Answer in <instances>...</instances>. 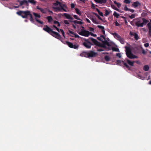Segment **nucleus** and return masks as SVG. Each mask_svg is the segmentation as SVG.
Instances as JSON below:
<instances>
[{
	"label": "nucleus",
	"mask_w": 151,
	"mask_h": 151,
	"mask_svg": "<svg viewBox=\"0 0 151 151\" xmlns=\"http://www.w3.org/2000/svg\"><path fill=\"white\" fill-rule=\"evenodd\" d=\"M17 14L21 16L23 18H27L28 16H29L30 17V21L32 23L34 22V19L33 18L32 15L30 13V12L29 11H19L17 12Z\"/></svg>",
	"instance_id": "1"
},
{
	"label": "nucleus",
	"mask_w": 151,
	"mask_h": 151,
	"mask_svg": "<svg viewBox=\"0 0 151 151\" xmlns=\"http://www.w3.org/2000/svg\"><path fill=\"white\" fill-rule=\"evenodd\" d=\"M85 42L83 43V45L87 48H90L92 45L90 41H91L94 44L97 45L98 44L97 40L93 38H89L88 39H85Z\"/></svg>",
	"instance_id": "2"
},
{
	"label": "nucleus",
	"mask_w": 151,
	"mask_h": 151,
	"mask_svg": "<svg viewBox=\"0 0 151 151\" xmlns=\"http://www.w3.org/2000/svg\"><path fill=\"white\" fill-rule=\"evenodd\" d=\"M81 55L84 57H93L96 56L97 53L93 51H91L89 52H83L81 54Z\"/></svg>",
	"instance_id": "3"
},
{
	"label": "nucleus",
	"mask_w": 151,
	"mask_h": 151,
	"mask_svg": "<svg viewBox=\"0 0 151 151\" xmlns=\"http://www.w3.org/2000/svg\"><path fill=\"white\" fill-rule=\"evenodd\" d=\"M80 27L81 28V31L79 34L85 37L88 36L90 35V32L88 31L84 30V28L83 27L81 26Z\"/></svg>",
	"instance_id": "4"
},
{
	"label": "nucleus",
	"mask_w": 151,
	"mask_h": 151,
	"mask_svg": "<svg viewBox=\"0 0 151 151\" xmlns=\"http://www.w3.org/2000/svg\"><path fill=\"white\" fill-rule=\"evenodd\" d=\"M126 52L127 57H136L134 55L132 52L131 49L129 47H126Z\"/></svg>",
	"instance_id": "5"
},
{
	"label": "nucleus",
	"mask_w": 151,
	"mask_h": 151,
	"mask_svg": "<svg viewBox=\"0 0 151 151\" xmlns=\"http://www.w3.org/2000/svg\"><path fill=\"white\" fill-rule=\"evenodd\" d=\"M96 61L98 62H104L105 61H108L110 60V57H97Z\"/></svg>",
	"instance_id": "6"
},
{
	"label": "nucleus",
	"mask_w": 151,
	"mask_h": 151,
	"mask_svg": "<svg viewBox=\"0 0 151 151\" xmlns=\"http://www.w3.org/2000/svg\"><path fill=\"white\" fill-rule=\"evenodd\" d=\"M116 63L117 65H121L123 64L128 69H129L130 68V67L127 65V63L123 60L121 61V60H117L116 61Z\"/></svg>",
	"instance_id": "7"
},
{
	"label": "nucleus",
	"mask_w": 151,
	"mask_h": 151,
	"mask_svg": "<svg viewBox=\"0 0 151 151\" xmlns=\"http://www.w3.org/2000/svg\"><path fill=\"white\" fill-rule=\"evenodd\" d=\"M33 14L35 17V19L37 22L38 23H39L41 24H43V21H40V20L37 19V18H40L41 16L40 14H38L35 13V12H33Z\"/></svg>",
	"instance_id": "8"
},
{
	"label": "nucleus",
	"mask_w": 151,
	"mask_h": 151,
	"mask_svg": "<svg viewBox=\"0 0 151 151\" xmlns=\"http://www.w3.org/2000/svg\"><path fill=\"white\" fill-rule=\"evenodd\" d=\"M51 35L55 38L60 40L62 42H63V41L61 40V37L60 34L58 33L53 31V32H52V33L51 34Z\"/></svg>",
	"instance_id": "9"
},
{
	"label": "nucleus",
	"mask_w": 151,
	"mask_h": 151,
	"mask_svg": "<svg viewBox=\"0 0 151 151\" xmlns=\"http://www.w3.org/2000/svg\"><path fill=\"white\" fill-rule=\"evenodd\" d=\"M114 35L122 44H124V40L123 38L121 37L118 35L117 33H114Z\"/></svg>",
	"instance_id": "10"
},
{
	"label": "nucleus",
	"mask_w": 151,
	"mask_h": 151,
	"mask_svg": "<svg viewBox=\"0 0 151 151\" xmlns=\"http://www.w3.org/2000/svg\"><path fill=\"white\" fill-rule=\"evenodd\" d=\"M43 29L50 35L52 33V32H53L52 29L47 25L45 26V27L43 28Z\"/></svg>",
	"instance_id": "11"
},
{
	"label": "nucleus",
	"mask_w": 151,
	"mask_h": 151,
	"mask_svg": "<svg viewBox=\"0 0 151 151\" xmlns=\"http://www.w3.org/2000/svg\"><path fill=\"white\" fill-rule=\"evenodd\" d=\"M136 20H137V21L135 22V24L136 26L138 27L143 26V23H142V22H141L142 21L141 20H140L139 19H134L133 20L135 21Z\"/></svg>",
	"instance_id": "12"
},
{
	"label": "nucleus",
	"mask_w": 151,
	"mask_h": 151,
	"mask_svg": "<svg viewBox=\"0 0 151 151\" xmlns=\"http://www.w3.org/2000/svg\"><path fill=\"white\" fill-rule=\"evenodd\" d=\"M63 42L65 44H66L70 48H73L75 49H76V45H73L72 43L68 41H65V43Z\"/></svg>",
	"instance_id": "13"
},
{
	"label": "nucleus",
	"mask_w": 151,
	"mask_h": 151,
	"mask_svg": "<svg viewBox=\"0 0 151 151\" xmlns=\"http://www.w3.org/2000/svg\"><path fill=\"white\" fill-rule=\"evenodd\" d=\"M37 9L40 10L41 12L43 14H46L47 13V8H45L44 9H43L41 8L40 7L38 6H37L36 7Z\"/></svg>",
	"instance_id": "14"
},
{
	"label": "nucleus",
	"mask_w": 151,
	"mask_h": 151,
	"mask_svg": "<svg viewBox=\"0 0 151 151\" xmlns=\"http://www.w3.org/2000/svg\"><path fill=\"white\" fill-rule=\"evenodd\" d=\"M60 7H53V8L55 9V11L56 12H60L62 11L63 9V7L62 6Z\"/></svg>",
	"instance_id": "15"
},
{
	"label": "nucleus",
	"mask_w": 151,
	"mask_h": 151,
	"mask_svg": "<svg viewBox=\"0 0 151 151\" xmlns=\"http://www.w3.org/2000/svg\"><path fill=\"white\" fill-rule=\"evenodd\" d=\"M127 62L129 65L131 66H133L134 65V62H136L137 63H138V61H132L127 59Z\"/></svg>",
	"instance_id": "16"
},
{
	"label": "nucleus",
	"mask_w": 151,
	"mask_h": 151,
	"mask_svg": "<svg viewBox=\"0 0 151 151\" xmlns=\"http://www.w3.org/2000/svg\"><path fill=\"white\" fill-rule=\"evenodd\" d=\"M76 19L78 20H76V24H79L80 25H81L83 24V21L81 19L78 18V17L76 16Z\"/></svg>",
	"instance_id": "17"
},
{
	"label": "nucleus",
	"mask_w": 151,
	"mask_h": 151,
	"mask_svg": "<svg viewBox=\"0 0 151 151\" xmlns=\"http://www.w3.org/2000/svg\"><path fill=\"white\" fill-rule=\"evenodd\" d=\"M147 26L149 29V34L151 36V20L149 23H148Z\"/></svg>",
	"instance_id": "18"
},
{
	"label": "nucleus",
	"mask_w": 151,
	"mask_h": 151,
	"mask_svg": "<svg viewBox=\"0 0 151 151\" xmlns=\"http://www.w3.org/2000/svg\"><path fill=\"white\" fill-rule=\"evenodd\" d=\"M26 0H23V1L17 0V1L19 3V6H21L23 4H25L26 2Z\"/></svg>",
	"instance_id": "19"
},
{
	"label": "nucleus",
	"mask_w": 151,
	"mask_h": 151,
	"mask_svg": "<svg viewBox=\"0 0 151 151\" xmlns=\"http://www.w3.org/2000/svg\"><path fill=\"white\" fill-rule=\"evenodd\" d=\"M100 37L101 39L104 40V43L109 46V43L107 41H106L104 36V35H101L100 36Z\"/></svg>",
	"instance_id": "20"
},
{
	"label": "nucleus",
	"mask_w": 151,
	"mask_h": 151,
	"mask_svg": "<svg viewBox=\"0 0 151 151\" xmlns=\"http://www.w3.org/2000/svg\"><path fill=\"white\" fill-rule=\"evenodd\" d=\"M141 4L138 1L134 2L132 4V6L135 7H137L139 5H140Z\"/></svg>",
	"instance_id": "21"
},
{
	"label": "nucleus",
	"mask_w": 151,
	"mask_h": 151,
	"mask_svg": "<svg viewBox=\"0 0 151 151\" xmlns=\"http://www.w3.org/2000/svg\"><path fill=\"white\" fill-rule=\"evenodd\" d=\"M96 2L102 4L105 3L106 1V0H94Z\"/></svg>",
	"instance_id": "22"
},
{
	"label": "nucleus",
	"mask_w": 151,
	"mask_h": 151,
	"mask_svg": "<svg viewBox=\"0 0 151 151\" xmlns=\"http://www.w3.org/2000/svg\"><path fill=\"white\" fill-rule=\"evenodd\" d=\"M63 15L67 19H73V18L71 17V16L69 14L67 13H64L63 14Z\"/></svg>",
	"instance_id": "23"
},
{
	"label": "nucleus",
	"mask_w": 151,
	"mask_h": 151,
	"mask_svg": "<svg viewBox=\"0 0 151 151\" xmlns=\"http://www.w3.org/2000/svg\"><path fill=\"white\" fill-rule=\"evenodd\" d=\"M97 27L99 29H101L104 35L105 34V31L104 30V27L101 25H98Z\"/></svg>",
	"instance_id": "24"
},
{
	"label": "nucleus",
	"mask_w": 151,
	"mask_h": 151,
	"mask_svg": "<svg viewBox=\"0 0 151 151\" xmlns=\"http://www.w3.org/2000/svg\"><path fill=\"white\" fill-rule=\"evenodd\" d=\"M131 35L134 36V37L136 40H137L138 39L139 37L137 33H132V34L131 33Z\"/></svg>",
	"instance_id": "25"
},
{
	"label": "nucleus",
	"mask_w": 151,
	"mask_h": 151,
	"mask_svg": "<svg viewBox=\"0 0 151 151\" xmlns=\"http://www.w3.org/2000/svg\"><path fill=\"white\" fill-rule=\"evenodd\" d=\"M54 6H58L59 5L60 6H62L61 3L58 1H56L55 3L53 4Z\"/></svg>",
	"instance_id": "26"
},
{
	"label": "nucleus",
	"mask_w": 151,
	"mask_h": 151,
	"mask_svg": "<svg viewBox=\"0 0 151 151\" xmlns=\"http://www.w3.org/2000/svg\"><path fill=\"white\" fill-rule=\"evenodd\" d=\"M47 19L48 22H50L53 20L51 16L47 17Z\"/></svg>",
	"instance_id": "27"
},
{
	"label": "nucleus",
	"mask_w": 151,
	"mask_h": 151,
	"mask_svg": "<svg viewBox=\"0 0 151 151\" xmlns=\"http://www.w3.org/2000/svg\"><path fill=\"white\" fill-rule=\"evenodd\" d=\"M28 2L34 5H35L36 3V1L34 0H28Z\"/></svg>",
	"instance_id": "28"
},
{
	"label": "nucleus",
	"mask_w": 151,
	"mask_h": 151,
	"mask_svg": "<svg viewBox=\"0 0 151 151\" xmlns=\"http://www.w3.org/2000/svg\"><path fill=\"white\" fill-rule=\"evenodd\" d=\"M143 70L145 71H148L149 70V67L148 65H145L144 66Z\"/></svg>",
	"instance_id": "29"
},
{
	"label": "nucleus",
	"mask_w": 151,
	"mask_h": 151,
	"mask_svg": "<svg viewBox=\"0 0 151 151\" xmlns=\"http://www.w3.org/2000/svg\"><path fill=\"white\" fill-rule=\"evenodd\" d=\"M81 12L78 9L76 8V13L79 15H81Z\"/></svg>",
	"instance_id": "30"
},
{
	"label": "nucleus",
	"mask_w": 151,
	"mask_h": 151,
	"mask_svg": "<svg viewBox=\"0 0 151 151\" xmlns=\"http://www.w3.org/2000/svg\"><path fill=\"white\" fill-rule=\"evenodd\" d=\"M53 23L54 24H57V26L58 27H60V24L59 23V22H58V21H55V20L54 21V22H53Z\"/></svg>",
	"instance_id": "31"
},
{
	"label": "nucleus",
	"mask_w": 151,
	"mask_h": 151,
	"mask_svg": "<svg viewBox=\"0 0 151 151\" xmlns=\"http://www.w3.org/2000/svg\"><path fill=\"white\" fill-rule=\"evenodd\" d=\"M113 15L114 17H116V18H118L119 17V14H118L117 12H114Z\"/></svg>",
	"instance_id": "32"
},
{
	"label": "nucleus",
	"mask_w": 151,
	"mask_h": 151,
	"mask_svg": "<svg viewBox=\"0 0 151 151\" xmlns=\"http://www.w3.org/2000/svg\"><path fill=\"white\" fill-rule=\"evenodd\" d=\"M142 21H143V22H142V23H143V25L144 24H146L148 21L144 18L142 19Z\"/></svg>",
	"instance_id": "33"
},
{
	"label": "nucleus",
	"mask_w": 151,
	"mask_h": 151,
	"mask_svg": "<svg viewBox=\"0 0 151 151\" xmlns=\"http://www.w3.org/2000/svg\"><path fill=\"white\" fill-rule=\"evenodd\" d=\"M92 20V22L96 24H98V23L96 20V18H92L91 19Z\"/></svg>",
	"instance_id": "34"
},
{
	"label": "nucleus",
	"mask_w": 151,
	"mask_h": 151,
	"mask_svg": "<svg viewBox=\"0 0 151 151\" xmlns=\"http://www.w3.org/2000/svg\"><path fill=\"white\" fill-rule=\"evenodd\" d=\"M110 13V12H109L107 10H105V14H104V16H107Z\"/></svg>",
	"instance_id": "35"
},
{
	"label": "nucleus",
	"mask_w": 151,
	"mask_h": 151,
	"mask_svg": "<svg viewBox=\"0 0 151 151\" xmlns=\"http://www.w3.org/2000/svg\"><path fill=\"white\" fill-rule=\"evenodd\" d=\"M114 3L116 4L118 8H119L121 6V4L120 3L117 2L116 1H114Z\"/></svg>",
	"instance_id": "36"
},
{
	"label": "nucleus",
	"mask_w": 151,
	"mask_h": 151,
	"mask_svg": "<svg viewBox=\"0 0 151 151\" xmlns=\"http://www.w3.org/2000/svg\"><path fill=\"white\" fill-rule=\"evenodd\" d=\"M124 2L127 4H129L131 2L130 0H124Z\"/></svg>",
	"instance_id": "37"
},
{
	"label": "nucleus",
	"mask_w": 151,
	"mask_h": 151,
	"mask_svg": "<svg viewBox=\"0 0 151 151\" xmlns=\"http://www.w3.org/2000/svg\"><path fill=\"white\" fill-rule=\"evenodd\" d=\"M135 14H132L131 15L129 16V17L131 19H133L135 17Z\"/></svg>",
	"instance_id": "38"
},
{
	"label": "nucleus",
	"mask_w": 151,
	"mask_h": 151,
	"mask_svg": "<svg viewBox=\"0 0 151 151\" xmlns=\"http://www.w3.org/2000/svg\"><path fill=\"white\" fill-rule=\"evenodd\" d=\"M60 32L62 33L63 36L64 37H65V33H64V32L63 30V29H60Z\"/></svg>",
	"instance_id": "39"
},
{
	"label": "nucleus",
	"mask_w": 151,
	"mask_h": 151,
	"mask_svg": "<svg viewBox=\"0 0 151 151\" xmlns=\"http://www.w3.org/2000/svg\"><path fill=\"white\" fill-rule=\"evenodd\" d=\"M64 23L65 24H66L68 25H69V23L68 20H64Z\"/></svg>",
	"instance_id": "40"
},
{
	"label": "nucleus",
	"mask_w": 151,
	"mask_h": 151,
	"mask_svg": "<svg viewBox=\"0 0 151 151\" xmlns=\"http://www.w3.org/2000/svg\"><path fill=\"white\" fill-rule=\"evenodd\" d=\"M112 49L114 51H119V49L118 48H115V47H114V48H112Z\"/></svg>",
	"instance_id": "41"
},
{
	"label": "nucleus",
	"mask_w": 151,
	"mask_h": 151,
	"mask_svg": "<svg viewBox=\"0 0 151 151\" xmlns=\"http://www.w3.org/2000/svg\"><path fill=\"white\" fill-rule=\"evenodd\" d=\"M69 32L70 34L73 35L76 37V34L75 33L73 32L72 31L69 30Z\"/></svg>",
	"instance_id": "42"
},
{
	"label": "nucleus",
	"mask_w": 151,
	"mask_h": 151,
	"mask_svg": "<svg viewBox=\"0 0 151 151\" xmlns=\"http://www.w3.org/2000/svg\"><path fill=\"white\" fill-rule=\"evenodd\" d=\"M28 2H28V1H27L26 2L25 4L27 6V9H28V7L29 5Z\"/></svg>",
	"instance_id": "43"
},
{
	"label": "nucleus",
	"mask_w": 151,
	"mask_h": 151,
	"mask_svg": "<svg viewBox=\"0 0 151 151\" xmlns=\"http://www.w3.org/2000/svg\"><path fill=\"white\" fill-rule=\"evenodd\" d=\"M124 9L126 11H128L129 9L127 7L126 5H125V7H124Z\"/></svg>",
	"instance_id": "44"
},
{
	"label": "nucleus",
	"mask_w": 151,
	"mask_h": 151,
	"mask_svg": "<svg viewBox=\"0 0 151 151\" xmlns=\"http://www.w3.org/2000/svg\"><path fill=\"white\" fill-rule=\"evenodd\" d=\"M97 39L100 41H102L104 43V40H102V39H101L100 36V37H98L97 38Z\"/></svg>",
	"instance_id": "45"
},
{
	"label": "nucleus",
	"mask_w": 151,
	"mask_h": 151,
	"mask_svg": "<svg viewBox=\"0 0 151 151\" xmlns=\"http://www.w3.org/2000/svg\"><path fill=\"white\" fill-rule=\"evenodd\" d=\"M128 11H129L131 12L132 13H133L134 12V10L132 9H129V10H128Z\"/></svg>",
	"instance_id": "46"
},
{
	"label": "nucleus",
	"mask_w": 151,
	"mask_h": 151,
	"mask_svg": "<svg viewBox=\"0 0 151 151\" xmlns=\"http://www.w3.org/2000/svg\"><path fill=\"white\" fill-rule=\"evenodd\" d=\"M89 30L90 31L93 32H94V29L93 28H92L91 27H90L89 28Z\"/></svg>",
	"instance_id": "47"
},
{
	"label": "nucleus",
	"mask_w": 151,
	"mask_h": 151,
	"mask_svg": "<svg viewBox=\"0 0 151 151\" xmlns=\"http://www.w3.org/2000/svg\"><path fill=\"white\" fill-rule=\"evenodd\" d=\"M149 45V44L148 43H146L144 44V46L146 47H148Z\"/></svg>",
	"instance_id": "48"
},
{
	"label": "nucleus",
	"mask_w": 151,
	"mask_h": 151,
	"mask_svg": "<svg viewBox=\"0 0 151 151\" xmlns=\"http://www.w3.org/2000/svg\"><path fill=\"white\" fill-rule=\"evenodd\" d=\"M48 11V12L50 13L49 14H53V12L51 11H50L48 9H47V11Z\"/></svg>",
	"instance_id": "49"
},
{
	"label": "nucleus",
	"mask_w": 151,
	"mask_h": 151,
	"mask_svg": "<svg viewBox=\"0 0 151 151\" xmlns=\"http://www.w3.org/2000/svg\"><path fill=\"white\" fill-rule=\"evenodd\" d=\"M115 25L116 26H119L120 25V24L117 21L115 22Z\"/></svg>",
	"instance_id": "50"
},
{
	"label": "nucleus",
	"mask_w": 151,
	"mask_h": 151,
	"mask_svg": "<svg viewBox=\"0 0 151 151\" xmlns=\"http://www.w3.org/2000/svg\"><path fill=\"white\" fill-rule=\"evenodd\" d=\"M111 7L114 9H116V8L114 5H111Z\"/></svg>",
	"instance_id": "51"
},
{
	"label": "nucleus",
	"mask_w": 151,
	"mask_h": 151,
	"mask_svg": "<svg viewBox=\"0 0 151 151\" xmlns=\"http://www.w3.org/2000/svg\"><path fill=\"white\" fill-rule=\"evenodd\" d=\"M90 34H91V36H93V37H96V34H93V33H92L91 32L90 33Z\"/></svg>",
	"instance_id": "52"
},
{
	"label": "nucleus",
	"mask_w": 151,
	"mask_h": 151,
	"mask_svg": "<svg viewBox=\"0 0 151 151\" xmlns=\"http://www.w3.org/2000/svg\"><path fill=\"white\" fill-rule=\"evenodd\" d=\"M98 13L99 14L100 16H103V14L102 12H101L100 11V12L99 13Z\"/></svg>",
	"instance_id": "53"
},
{
	"label": "nucleus",
	"mask_w": 151,
	"mask_h": 151,
	"mask_svg": "<svg viewBox=\"0 0 151 151\" xmlns=\"http://www.w3.org/2000/svg\"><path fill=\"white\" fill-rule=\"evenodd\" d=\"M75 7V4H71V7L72 8H73Z\"/></svg>",
	"instance_id": "54"
},
{
	"label": "nucleus",
	"mask_w": 151,
	"mask_h": 151,
	"mask_svg": "<svg viewBox=\"0 0 151 151\" xmlns=\"http://www.w3.org/2000/svg\"><path fill=\"white\" fill-rule=\"evenodd\" d=\"M142 53L143 54H145L146 53V52L144 50H142Z\"/></svg>",
	"instance_id": "55"
},
{
	"label": "nucleus",
	"mask_w": 151,
	"mask_h": 151,
	"mask_svg": "<svg viewBox=\"0 0 151 151\" xmlns=\"http://www.w3.org/2000/svg\"><path fill=\"white\" fill-rule=\"evenodd\" d=\"M56 30L58 32H60V30L57 27L56 28Z\"/></svg>",
	"instance_id": "56"
},
{
	"label": "nucleus",
	"mask_w": 151,
	"mask_h": 151,
	"mask_svg": "<svg viewBox=\"0 0 151 151\" xmlns=\"http://www.w3.org/2000/svg\"><path fill=\"white\" fill-rule=\"evenodd\" d=\"M86 20L88 23H90L91 22L90 20L87 18L86 19Z\"/></svg>",
	"instance_id": "57"
},
{
	"label": "nucleus",
	"mask_w": 151,
	"mask_h": 151,
	"mask_svg": "<svg viewBox=\"0 0 151 151\" xmlns=\"http://www.w3.org/2000/svg\"><path fill=\"white\" fill-rule=\"evenodd\" d=\"M116 55L117 57H120V54L119 53H117Z\"/></svg>",
	"instance_id": "58"
},
{
	"label": "nucleus",
	"mask_w": 151,
	"mask_h": 151,
	"mask_svg": "<svg viewBox=\"0 0 151 151\" xmlns=\"http://www.w3.org/2000/svg\"><path fill=\"white\" fill-rule=\"evenodd\" d=\"M97 17H98V18L100 20H102V19L101 18V17L98 15H97Z\"/></svg>",
	"instance_id": "59"
},
{
	"label": "nucleus",
	"mask_w": 151,
	"mask_h": 151,
	"mask_svg": "<svg viewBox=\"0 0 151 151\" xmlns=\"http://www.w3.org/2000/svg\"><path fill=\"white\" fill-rule=\"evenodd\" d=\"M19 6H19V5L18 6H14V7L15 8H19Z\"/></svg>",
	"instance_id": "60"
},
{
	"label": "nucleus",
	"mask_w": 151,
	"mask_h": 151,
	"mask_svg": "<svg viewBox=\"0 0 151 151\" xmlns=\"http://www.w3.org/2000/svg\"><path fill=\"white\" fill-rule=\"evenodd\" d=\"M96 10L97 11V12L99 13L100 12V11L97 8L96 9Z\"/></svg>",
	"instance_id": "61"
},
{
	"label": "nucleus",
	"mask_w": 151,
	"mask_h": 151,
	"mask_svg": "<svg viewBox=\"0 0 151 151\" xmlns=\"http://www.w3.org/2000/svg\"><path fill=\"white\" fill-rule=\"evenodd\" d=\"M52 26H53V27L55 28V29L57 27H56V26L55 25H53Z\"/></svg>",
	"instance_id": "62"
},
{
	"label": "nucleus",
	"mask_w": 151,
	"mask_h": 151,
	"mask_svg": "<svg viewBox=\"0 0 151 151\" xmlns=\"http://www.w3.org/2000/svg\"><path fill=\"white\" fill-rule=\"evenodd\" d=\"M129 58L130 59H133V58H137L138 57H129Z\"/></svg>",
	"instance_id": "63"
},
{
	"label": "nucleus",
	"mask_w": 151,
	"mask_h": 151,
	"mask_svg": "<svg viewBox=\"0 0 151 151\" xmlns=\"http://www.w3.org/2000/svg\"><path fill=\"white\" fill-rule=\"evenodd\" d=\"M115 10L119 12V10L118 9H117V8H116V9H115Z\"/></svg>",
	"instance_id": "64"
}]
</instances>
